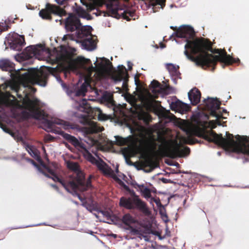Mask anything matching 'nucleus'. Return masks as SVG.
I'll list each match as a JSON object with an SVG mask.
<instances>
[{"mask_svg":"<svg viewBox=\"0 0 249 249\" xmlns=\"http://www.w3.org/2000/svg\"><path fill=\"white\" fill-rule=\"evenodd\" d=\"M171 28L176 30L177 37L186 38L184 53L187 58L203 69L212 67L213 71L218 62L222 63L223 68L225 65L240 62L239 58L228 54L225 49H213L212 43L209 39L203 37L195 38V32L191 26L183 25L177 29L171 26Z\"/></svg>","mask_w":249,"mask_h":249,"instance_id":"1","label":"nucleus"},{"mask_svg":"<svg viewBox=\"0 0 249 249\" xmlns=\"http://www.w3.org/2000/svg\"><path fill=\"white\" fill-rule=\"evenodd\" d=\"M48 77L47 73L41 71H28L23 74L17 73L16 78L20 84L12 82L10 85V89L16 92L18 98L23 100V104L25 108L29 111H22L21 113V116L25 120L30 118L36 120H43L45 126L50 129H53L56 124L62 125L65 129L73 128L72 125L69 122L57 118L48 119V114L39 107L38 99L35 98L32 100L29 97L31 92L36 91V89L33 88L31 85L37 84L44 87L46 85Z\"/></svg>","mask_w":249,"mask_h":249,"instance_id":"2","label":"nucleus"},{"mask_svg":"<svg viewBox=\"0 0 249 249\" xmlns=\"http://www.w3.org/2000/svg\"><path fill=\"white\" fill-rule=\"evenodd\" d=\"M141 139L139 140V144L135 143L133 149L136 153L145 154L149 152H155L157 150V142L161 143L160 149L166 157L171 158L182 157L190 154V149L187 146L183 147L175 141L173 143L171 141L167 140L165 137L160 134L157 138L152 133L147 135L141 134Z\"/></svg>","mask_w":249,"mask_h":249,"instance_id":"3","label":"nucleus"},{"mask_svg":"<svg viewBox=\"0 0 249 249\" xmlns=\"http://www.w3.org/2000/svg\"><path fill=\"white\" fill-rule=\"evenodd\" d=\"M195 135L202 138L209 142H213L225 149L240 153L241 148L240 144L241 136L239 135L236 137L237 142L234 140L232 134L227 132V137L225 138L222 137V134H217L212 130H206L205 129H199L195 131Z\"/></svg>","mask_w":249,"mask_h":249,"instance_id":"4","label":"nucleus"},{"mask_svg":"<svg viewBox=\"0 0 249 249\" xmlns=\"http://www.w3.org/2000/svg\"><path fill=\"white\" fill-rule=\"evenodd\" d=\"M102 60L104 62H101L98 64L100 69L108 72L111 79L115 82H120L124 80L123 87L124 89H127L129 76L125 67L121 65L118 67L117 70H116L113 68L112 63L108 59L103 58Z\"/></svg>","mask_w":249,"mask_h":249,"instance_id":"5","label":"nucleus"},{"mask_svg":"<svg viewBox=\"0 0 249 249\" xmlns=\"http://www.w3.org/2000/svg\"><path fill=\"white\" fill-rule=\"evenodd\" d=\"M56 133L60 135L64 139L73 145L76 148L83 152L85 159L92 164L96 165L99 160L96 159L86 148V145L80 142L76 137L62 130L56 131Z\"/></svg>","mask_w":249,"mask_h":249,"instance_id":"6","label":"nucleus"},{"mask_svg":"<svg viewBox=\"0 0 249 249\" xmlns=\"http://www.w3.org/2000/svg\"><path fill=\"white\" fill-rule=\"evenodd\" d=\"M62 17L66 14L65 11L59 6L47 3L45 8L41 9L39 13V16L44 19L52 20L51 14Z\"/></svg>","mask_w":249,"mask_h":249,"instance_id":"7","label":"nucleus"},{"mask_svg":"<svg viewBox=\"0 0 249 249\" xmlns=\"http://www.w3.org/2000/svg\"><path fill=\"white\" fill-rule=\"evenodd\" d=\"M204 109L208 110L211 115L216 117L217 119L222 118V114L218 113L217 110L220 108V101L217 98L208 97L203 100Z\"/></svg>","mask_w":249,"mask_h":249,"instance_id":"8","label":"nucleus"},{"mask_svg":"<svg viewBox=\"0 0 249 249\" xmlns=\"http://www.w3.org/2000/svg\"><path fill=\"white\" fill-rule=\"evenodd\" d=\"M75 173L76 175L74 179L71 181H73L75 183L76 187L74 189H71L72 191H75L79 189L82 192H84L91 187V176L85 181V175L80 170Z\"/></svg>","mask_w":249,"mask_h":249,"instance_id":"9","label":"nucleus"},{"mask_svg":"<svg viewBox=\"0 0 249 249\" xmlns=\"http://www.w3.org/2000/svg\"><path fill=\"white\" fill-rule=\"evenodd\" d=\"M65 28L67 31L71 32L76 30L83 33L86 29L85 27L82 25L79 18L72 14L70 15L65 21Z\"/></svg>","mask_w":249,"mask_h":249,"instance_id":"10","label":"nucleus"},{"mask_svg":"<svg viewBox=\"0 0 249 249\" xmlns=\"http://www.w3.org/2000/svg\"><path fill=\"white\" fill-rule=\"evenodd\" d=\"M136 202L137 201L134 200L132 197L122 196L120 199L119 205L128 210L137 209L143 212H146L148 211L146 206H139Z\"/></svg>","mask_w":249,"mask_h":249,"instance_id":"11","label":"nucleus"},{"mask_svg":"<svg viewBox=\"0 0 249 249\" xmlns=\"http://www.w3.org/2000/svg\"><path fill=\"white\" fill-rule=\"evenodd\" d=\"M83 32L87 37L82 41V46L88 51L93 50L95 49L96 44L95 39L89 31L85 29Z\"/></svg>","mask_w":249,"mask_h":249,"instance_id":"12","label":"nucleus"},{"mask_svg":"<svg viewBox=\"0 0 249 249\" xmlns=\"http://www.w3.org/2000/svg\"><path fill=\"white\" fill-rule=\"evenodd\" d=\"M9 42L10 48L14 50L20 51L23 46L25 44L24 37L18 34L12 36V39Z\"/></svg>","mask_w":249,"mask_h":249,"instance_id":"13","label":"nucleus"},{"mask_svg":"<svg viewBox=\"0 0 249 249\" xmlns=\"http://www.w3.org/2000/svg\"><path fill=\"white\" fill-rule=\"evenodd\" d=\"M74 61L76 64L84 69H86L89 72L95 71L96 69L95 67L92 66L91 61L89 59H87L82 56H78Z\"/></svg>","mask_w":249,"mask_h":249,"instance_id":"14","label":"nucleus"},{"mask_svg":"<svg viewBox=\"0 0 249 249\" xmlns=\"http://www.w3.org/2000/svg\"><path fill=\"white\" fill-rule=\"evenodd\" d=\"M188 98L192 105H197L200 100L201 92L196 88L193 89L188 92Z\"/></svg>","mask_w":249,"mask_h":249,"instance_id":"15","label":"nucleus"},{"mask_svg":"<svg viewBox=\"0 0 249 249\" xmlns=\"http://www.w3.org/2000/svg\"><path fill=\"white\" fill-rule=\"evenodd\" d=\"M54 181H57L61 184L64 188L68 192L70 189H74L76 187V185L73 181L64 180L60 178L58 176L55 174L51 178Z\"/></svg>","mask_w":249,"mask_h":249,"instance_id":"16","label":"nucleus"},{"mask_svg":"<svg viewBox=\"0 0 249 249\" xmlns=\"http://www.w3.org/2000/svg\"><path fill=\"white\" fill-rule=\"evenodd\" d=\"M95 165L98 170L105 175H110L113 172L111 168L101 159H99Z\"/></svg>","mask_w":249,"mask_h":249,"instance_id":"17","label":"nucleus"},{"mask_svg":"<svg viewBox=\"0 0 249 249\" xmlns=\"http://www.w3.org/2000/svg\"><path fill=\"white\" fill-rule=\"evenodd\" d=\"M150 87L153 89L152 92H154L156 89H157L159 92L162 91L168 92L170 89H172L170 86H166L165 88H163L161 84L156 80H153L150 84Z\"/></svg>","mask_w":249,"mask_h":249,"instance_id":"18","label":"nucleus"},{"mask_svg":"<svg viewBox=\"0 0 249 249\" xmlns=\"http://www.w3.org/2000/svg\"><path fill=\"white\" fill-rule=\"evenodd\" d=\"M90 87V82L89 79L86 78L84 82L76 90L75 95L77 96H85L88 90V88Z\"/></svg>","mask_w":249,"mask_h":249,"instance_id":"19","label":"nucleus"},{"mask_svg":"<svg viewBox=\"0 0 249 249\" xmlns=\"http://www.w3.org/2000/svg\"><path fill=\"white\" fill-rule=\"evenodd\" d=\"M240 144L241 146L240 153L249 155V140L246 138L241 137L240 139Z\"/></svg>","mask_w":249,"mask_h":249,"instance_id":"20","label":"nucleus"},{"mask_svg":"<svg viewBox=\"0 0 249 249\" xmlns=\"http://www.w3.org/2000/svg\"><path fill=\"white\" fill-rule=\"evenodd\" d=\"M240 144L241 146L240 153L249 155V140L246 138L241 137L240 139Z\"/></svg>","mask_w":249,"mask_h":249,"instance_id":"21","label":"nucleus"},{"mask_svg":"<svg viewBox=\"0 0 249 249\" xmlns=\"http://www.w3.org/2000/svg\"><path fill=\"white\" fill-rule=\"evenodd\" d=\"M14 64L8 59L0 60V69L2 71H11L14 68Z\"/></svg>","mask_w":249,"mask_h":249,"instance_id":"22","label":"nucleus"},{"mask_svg":"<svg viewBox=\"0 0 249 249\" xmlns=\"http://www.w3.org/2000/svg\"><path fill=\"white\" fill-rule=\"evenodd\" d=\"M166 69L171 75L177 78H180V77H179L180 75V73L178 71V66H176L173 64H167L166 65Z\"/></svg>","mask_w":249,"mask_h":249,"instance_id":"23","label":"nucleus"},{"mask_svg":"<svg viewBox=\"0 0 249 249\" xmlns=\"http://www.w3.org/2000/svg\"><path fill=\"white\" fill-rule=\"evenodd\" d=\"M126 191L130 194L131 196L130 197H132L134 200L137 201L136 202L139 206H146V203L139 198V196L136 194L134 190L130 189L128 187V190Z\"/></svg>","mask_w":249,"mask_h":249,"instance_id":"24","label":"nucleus"},{"mask_svg":"<svg viewBox=\"0 0 249 249\" xmlns=\"http://www.w3.org/2000/svg\"><path fill=\"white\" fill-rule=\"evenodd\" d=\"M122 220L123 223L125 225L128 226V227L131 226L132 224L135 223L136 222L135 218L129 213L125 214L123 216Z\"/></svg>","mask_w":249,"mask_h":249,"instance_id":"25","label":"nucleus"},{"mask_svg":"<svg viewBox=\"0 0 249 249\" xmlns=\"http://www.w3.org/2000/svg\"><path fill=\"white\" fill-rule=\"evenodd\" d=\"M154 165V161L152 159L147 156L143 157V160L141 161V165L142 168L146 167H153Z\"/></svg>","mask_w":249,"mask_h":249,"instance_id":"26","label":"nucleus"},{"mask_svg":"<svg viewBox=\"0 0 249 249\" xmlns=\"http://www.w3.org/2000/svg\"><path fill=\"white\" fill-rule=\"evenodd\" d=\"M115 141L114 142H111V145H113L114 144L119 145V146H124L127 143V140L126 139L123 138L122 137L119 136H115Z\"/></svg>","mask_w":249,"mask_h":249,"instance_id":"27","label":"nucleus"},{"mask_svg":"<svg viewBox=\"0 0 249 249\" xmlns=\"http://www.w3.org/2000/svg\"><path fill=\"white\" fill-rule=\"evenodd\" d=\"M84 207H85L88 211L90 212H92L93 211H97L101 213H102L105 214V212L103 211H99L98 208L97 206H95L94 204L92 203H89L88 202H85L83 204Z\"/></svg>","mask_w":249,"mask_h":249,"instance_id":"28","label":"nucleus"},{"mask_svg":"<svg viewBox=\"0 0 249 249\" xmlns=\"http://www.w3.org/2000/svg\"><path fill=\"white\" fill-rule=\"evenodd\" d=\"M174 105L177 109L183 112H187L190 109L189 106L181 102H176Z\"/></svg>","mask_w":249,"mask_h":249,"instance_id":"29","label":"nucleus"},{"mask_svg":"<svg viewBox=\"0 0 249 249\" xmlns=\"http://www.w3.org/2000/svg\"><path fill=\"white\" fill-rule=\"evenodd\" d=\"M107 8L108 10V12L111 14V16H117L119 15L118 14V8H113V4L112 2H110L109 3H107Z\"/></svg>","mask_w":249,"mask_h":249,"instance_id":"30","label":"nucleus"},{"mask_svg":"<svg viewBox=\"0 0 249 249\" xmlns=\"http://www.w3.org/2000/svg\"><path fill=\"white\" fill-rule=\"evenodd\" d=\"M67 167L69 169L73 171L75 173L80 170L78 164L72 161H69L67 162Z\"/></svg>","mask_w":249,"mask_h":249,"instance_id":"31","label":"nucleus"},{"mask_svg":"<svg viewBox=\"0 0 249 249\" xmlns=\"http://www.w3.org/2000/svg\"><path fill=\"white\" fill-rule=\"evenodd\" d=\"M81 108H83V109H81L82 111L87 113H89L91 111V108L90 107L89 104L85 100L82 101L81 104Z\"/></svg>","mask_w":249,"mask_h":249,"instance_id":"32","label":"nucleus"},{"mask_svg":"<svg viewBox=\"0 0 249 249\" xmlns=\"http://www.w3.org/2000/svg\"><path fill=\"white\" fill-rule=\"evenodd\" d=\"M134 15V12L130 10H125L122 14V16L123 18L126 19L127 21H130V18L129 17H133Z\"/></svg>","mask_w":249,"mask_h":249,"instance_id":"33","label":"nucleus"},{"mask_svg":"<svg viewBox=\"0 0 249 249\" xmlns=\"http://www.w3.org/2000/svg\"><path fill=\"white\" fill-rule=\"evenodd\" d=\"M141 193L143 196L147 199L151 198L152 196L151 194V190L147 187H145L143 190H142Z\"/></svg>","mask_w":249,"mask_h":249,"instance_id":"34","label":"nucleus"},{"mask_svg":"<svg viewBox=\"0 0 249 249\" xmlns=\"http://www.w3.org/2000/svg\"><path fill=\"white\" fill-rule=\"evenodd\" d=\"M9 28V26L6 22H0V33L8 30Z\"/></svg>","mask_w":249,"mask_h":249,"instance_id":"35","label":"nucleus"},{"mask_svg":"<svg viewBox=\"0 0 249 249\" xmlns=\"http://www.w3.org/2000/svg\"><path fill=\"white\" fill-rule=\"evenodd\" d=\"M84 5H85L87 7V10L91 11L95 9L96 5L94 3L89 2V3H83Z\"/></svg>","mask_w":249,"mask_h":249,"instance_id":"36","label":"nucleus"},{"mask_svg":"<svg viewBox=\"0 0 249 249\" xmlns=\"http://www.w3.org/2000/svg\"><path fill=\"white\" fill-rule=\"evenodd\" d=\"M26 51L29 53V57H31L36 53V49L33 48L32 47L26 48Z\"/></svg>","mask_w":249,"mask_h":249,"instance_id":"37","label":"nucleus"},{"mask_svg":"<svg viewBox=\"0 0 249 249\" xmlns=\"http://www.w3.org/2000/svg\"><path fill=\"white\" fill-rule=\"evenodd\" d=\"M116 180L119 184L122 187L125 191L128 190V186L126 185L121 179L117 178Z\"/></svg>","mask_w":249,"mask_h":249,"instance_id":"38","label":"nucleus"},{"mask_svg":"<svg viewBox=\"0 0 249 249\" xmlns=\"http://www.w3.org/2000/svg\"><path fill=\"white\" fill-rule=\"evenodd\" d=\"M0 126L4 132L10 134H12L11 130L6 125L0 124Z\"/></svg>","mask_w":249,"mask_h":249,"instance_id":"39","label":"nucleus"},{"mask_svg":"<svg viewBox=\"0 0 249 249\" xmlns=\"http://www.w3.org/2000/svg\"><path fill=\"white\" fill-rule=\"evenodd\" d=\"M151 199V202H154L158 206L161 205L160 200L159 197H153L150 198Z\"/></svg>","mask_w":249,"mask_h":249,"instance_id":"40","label":"nucleus"},{"mask_svg":"<svg viewBox=\"0 0 249 249\" xmlns=\"http://www.w3.org/2000/svg\"><path fill=\"white\" fill-rule=\"evenodd\" d=\"M128 230H130L131 231V232L135 234H139V231L135 228H134L131 226H129L128 228H127Z\"/></svg>","mask_w":249,"mask_h":249,"instance_id":"41","label":"nucleus"},{"mask_svg":"<svg viewBox=\"0 0 249 249\" xmlns=\"http://www.w3.org/2000/svg\"><path fill=\"white\" fill-rule=\"evenodd\" d=\"M87 133L92 134V133L97 132V130L95 129V128H89L87 130Z\"/></svg>","mask_w":249,"mask_h":249,"instance_id":"42","label":"nucleus"},{"mask_svg":"<svg viewBox=\"0 0 249 249\" xmlns=\"http://www.w3.org/2000/svg\"><path fill=\"white\" fill-rule=\"evenodd\" d=\"M165 0H157V2L158 4L162 6L165 5Z\"/></svg>","mask_w":249,"mask_h":249,"instance_id":"43","label":"nucleus"},{"mask_svg":"<svg viewBox=\"0 0 249 249\" xmlns=\"http://www.w3.org/2000/svg\"><path fill=\"white\" fill-rule=\"evenodd\" d=\"M190 142H189V144H194L196 143H199V141L195 138H192L190 140Z\"/></svg>","mask_w":249,"mask_h":249,"instance_id":"44","label":"nucleus"},{"mask_svg":"<svg viewBox=\"0 0 249 249\" xmlns=\"http://www.w3.org/2000/svg\"><path fill=\"white\" fill-rule=\"evenodd\" d=\"M99 120H105L106 119V116L102 114H100L98 116Z\"/></svg>","mask_w":249,"mask_h":249,"instance_id":"45","label":"nucleus"},{"mask_svg":"<svg viewBox=\"0 0 249 249\" xmlns=\"http://www.w3.org/2000/svg\"><path fill=\"white\" fill-rule=\"evenodd\" d=\"M68 0H56V1L59 4L62 5L64 4L65 2Z\"/></svg>","mask_w":249,"mask_h":249,"instance_id":"46","label":"nucleus"},{"mask_svg":"<svg viewBox=\"0 0 249 249\" xmlns=\"http://www.w3.org/2000/svg\"><path fill=\"white\" fill-rule=\"evenodd\" d=\"M104 98L105 100H106L109 103H111L112 101V99L110 96H108V97L104 96Z\"/></svg>","mask_w":249,"mask_h":249,"instance_id":"47","label":"nucleus"},{"mask_svg":"<svg viewBox=\"0 0 249 249\" xmlns=\"http://www.w3.org/2000/svg\"><path fill=\"white\" fill-rule=\"evenodd\" d=\"M127 66H128V70L131 71L132 69L133 64L130 62H128Z\"/></svg>","mask_w":249,"mask_h":249,"instance_id":"48","label":"nucleus"},{"mask_svg":"<svg viewBox=\"0 0 249 249\" xmlns=\"http://www.w3.org/2000/svg\"><path fill=\"white\" fill-rule=\"evenodd\" d=\"M27 147L29 149V150L31 151L34 155H35V152L33 149V147L32 146L28 145Z\"/></svg>","mask_w":249,"mask_h":249,"instance_id":"49","label":"nucleus"},{"mask_svg":"<svg viewBox=\"0 0 249 249\" xmlns=\"http://www.w3.org/2000/svg\"><path fill=\"white\" fill-rule=\"evenodd\" d=\"M145 187L143 184H141L138 186V188L140 189V192H141V190H143Z\"/></svg>","mask_w":249,"mask_h":249,"instance_id":"50","label":"nucleus"},{"mask_svg":"<svg viewBox=\"0 0 249 249\" xmlns=\"http://www.w3.org/2000/svg\"><path fill=\"white\" fill-rule=\"evenodd\" d=\"M48 172L51 174L53 176L54 175H55L56 174H55V173L51 169H49L48 170Z\"/></svg>","mask_w":249,"mask_h":249,"instance_id":"51","label":"nucleus"},{"mask_svg":"<svg viewBox=\"0 0 249 249\" xmlns=\"http://www.w3.org/2000/svg\"><path fill=\"white\" fill-rule=\"evenodd\" d=\"M71 36L69 35H65L63 38V40H66L68 37H71Z\"/></svg>","mask_w":249,"mask_h":249,"instance_id":"52","label":"nucleus"},{"mask_svg":"<svg viewBox=\"0 0 249 249\" xmlns=\"http://www.w3.org/2000/svg\"><path fill=\"white\" fill-rule=\"evenodd\" d=\"M5 104V101L3 99H0V105H3Z\"/></svg>","mask_w":249,"mask_h":249,"instance_id":"53","label":"nucleus"},{"mask_svg":"<svg viewBox=\"0 0 249 249\" xmlns=\"http://www.w3.org/2000/svg\"><path fill=\"white\" fill-rule=\"evenodd\" d=\"M140 184H138V183H134L133 184V187L135 188H138V186H139Z\"/></svg>","mask_w":249,"mask_h":249,"instance_id":"54","label":"nucleus"},{"mask_svg":"<svg viewBox=\"0 0 249 249\" xmlns=\"http://www.w3.org/2000/svg\"><path fill=\"white\" fill-rule=\"evenodd\" d=\"M51 186L55 190H58V187L55 184H52Z\"/></svg>","mask_w":249,"mask_h":249,"instance_id":"55","label":"nucleus"},{"mask_svg":"<svg viewBox=\"0 0 249 249\" xmlns=\"http://www.w3.org/2000/svg\"><path fill=\"white\" fill-rule=\"evenodd\" d=\"M54 139V138L51 135L49 136V140H53Z\"/></svg>","mask_w":249,"mask_h":249,"instance_id":"56","label":"nucleus"},{"mask_svg":"<svg viewBox=\"0 0 249 249\" xmlns=\"http://www.w3.org/2000/svg\"><path fill=\"white\" fill-rule=\"evenodd\" d=\"M135 82H136V83H137V81H138V82H139V81H139V79H138V78H136V77H135Z\"/></svg>","mask_w":249,"mask_h":249,"instance_id":"57","label":"nucleus"},{"mask_svg":"<svg viewBox=\"0 0 249 249\" xmlns=\"http://www.w3.org/2000/svg\"><path fill=\"white\" fill-rule=\"evenodd\" d=\"M31 161L33 162V164H34L35 165L36 164V163L35 162V161H34V160H31Z\"/></svg>","mask_w":249,"mask_h":249,"instance_id":"58","label":"nucleus"},{"mask_svg":"<svg viewBox=\"0 0 249 249\" xmlns=\"http://www.w3.org/2000/svg\"><path fill=\"white\" fill-rule=\"evenodd\" d=\"M165 180H166V179H165V178H163V179H162V180H163V181L164 182H166L165 181Z\"/></svg>","mask_w":249,"mask_h":249,"instance_id":"59","label":"nucleus"},{"mask_svg":"<svg viewBox=\"0 0 249 249\" xmlns=\"http://www.w3.org/2000/svg\"><path fill=\"white\" fill-rule=\"evenodd\" d=\"M223 111L224 112H227L226 110H225V109H223Z\"/></svg>","mask_w":249,"mask_h":249,"instance_id":"60","label":"nucleus"}]
</instances>
